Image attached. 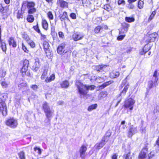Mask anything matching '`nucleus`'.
I'll return each instance as SVG.
<instances>
[{
    "mask_svg": "<svg viewBox=\"0 0 159 159\" xmlns=\"http://www.w3.org/2000/svg\"><path fill=\"white\" fill-rule=\"evenodd\" d=\"M31 88L33 90H36L38 89V87L36 85H32L31 86Z\"/></svg>",
    "mask_w": 159,
    "mask_h": 159,
    "instance_id": "obj_61",
    "label": "nucleus"
},
{
    "mask_svg": "<svg viewBox=\"0 0 159 159\" xmlns=\"http://www.w3.org/2000/svg\"><path fill=\"white\" fill-rule=\"evenodd\" d=\"M75 84L77 87L80 97L83 98L86 96L88 93V91L86 88V85H84L79 81H77Z\"/></svg>",
    "mask_w": 159,
    "mask_h": 159,
    "instance_id": "obj_1",
    "label": "nucleus"
},
{
    "mask_svg": "<svg viewBox=\"0 0 159 159\" xmlns=\"http://www.w3.org/2000/svg\"><path fill=\"white\" fill-rule=\"evenodd\" d=\"M27 7L28 9L32 7H34L35 6V3L34 2H29L27 1L26 2Z\"/></svg>",
    "mask_w": 159,
    "mask_h": 159,
    "instance_id": "obj_30",
    "label": "nucleus"
},
{
    "mask_svg": "<svg viewBox=\"0 0 159 159\" xmlns=\"http://www.w3.org/2000/svg\"><path fill=\"white\" fill-rule=\"evenodd\" d=\"M84 37V34L80 32H76L72 35V39L75 41H77L82 39Z\"/></svg>",
    "mask_w": 159,
    "mask_h": 159,
    "instance_id": "obj_8",
    "label": "nucleus"
},
{
    "mask_svg": "<svg viewBox=\"0 0 159 159\" xmlns=\"http://www.w3.org/2000/svg\"><path fill=\"white\" fill-rule=\"evenodd\" d=\"M42 25L43 28L45 30H47L48 28V24L45 19H43L42 21Z\"/></svg>",
    "mask_w": 159,
    "mask_h": 159,
    "instance_id": "obj_28",
    "label": "nucleus"
},
{
    "mask_svg": "<svg viewBox=\"0 0 159 159\" xmlns=\"http://www.w3.org/2000/svg\"><path fill=\"white\" fill-rule=\"evenodd\" d=\"M29 64V61L28 60H25L24 61L23 66L22 67L25 68L26 67L28 68Z\"/></svg>",
    "mask_w": 159,
    "mask_h": 159,
    "instance_id": "obj_51",
    "label": "nucleus"
},
{
    "mask_svg": "<svg viewBox=\"0 0 159 159\" xmlns=\"http://www.w3.org/2000/svg\"><path fill=\"white\" fill-rule=\"evenodd\" d=\"M107 95V92H102L100 94V97L101 98H105Z\"/></svg>",
    "mask_w": 159,
    "mask_h": 159,
    "instance_id": "obj_44",
    "label": "nucleus"
},
{
    "mask_svg": "<svg viewBox=\"0 0 159 159\" xmlns=\"http://www.w3.org/2000/svg\"><path fill=\"white\" fill-rule=\"evenodd\" d=\"M55 78V74H53L51 75L49 77H47L45 80L46 83H49L54 80Z\"/></svg>",
    "mask_w": 159,
    "mask_h": 159,
    "instance_id": "obj_19",
    "label": "nucleus"
},
{
    "mask_svg": "<svg viewBox=\"0 0 159 159\" xmlns=\"http://www.w3.org/2000/svg\"><path fill=\"white\" fill-rule=\"evenodd\" d=\"M59 17L61 21H63L66 19H68L67 13L66 11L64 12L62 14L60 15Z\"/></svg>",
    "mask_w": 159,
    "mask_h": 159,
    "instance_id": "obj_26",
    "label": "nucleus"
},
{
    "mask_svg": "<svg viewBox=\"0 0 159 159\" xmlns=\"http://www.w3.org/2000/svg\"><path fill=\"white\" fill-rule=\"evenodd\" d=\"M46 56L49 58H50L52 56V54L49 49L44 51Z\"/></svg>",
    "mask_w": 159,
    "mask_h": 159,
    "instance_id": "obj_42",
    "label": "nucleus"
},
{
    "mask_svg": "<svg viewBox=\"0 0 159 159\" xmlns=\"http://www.w3.org/2000/svg\"><path fill=\"white\" fill-rule=\"evenodd\" d=\"M159 106H157L155 107L154 112V113H157V112H159Z\"/></svg>",
    "mask_w": 159,
    "mask_h": 159,
    "instance_id": "obj_59",
    "label": "nucleus"
},
{
    "mask_svg": "<svg viewBox=\"0 0 159 159\" xmlns=\"http://www.w3.org/2000/svg\"><path fill=\"white\" fill-rule=\"evenodd\" d=\"M96 81L97 82L100 83L103 82L104 81V79L102 77H98L96 78Z\"/></svg>",
    "mask_w": 159,
    "mask_h": 159,
    "instance_id": "obj_50",
    "label": "nucleus"
},
{
    "mask_svg": "<svg viewBox=\"0 0 159 159\" xmlns=\"http://www.w3.org/2000/svg\"><path fill=\"white\" fill-rule=\"evenodd\" d=\"M55 32V27L52 26L51 28V34H54Z\"/></svg>",
    "mask_w": 159,
    "mask_h": 159,
    "instance_id": "obj_60",
    "label": "nucleus"
},
{
    "mask_svg": "<svg viewBox=\"0 0 159 159\" xmlns=\"http://www.w3.org/2000/svg\"><path fill=\"white\" fill-rule=\"evenodd\" d=\"M61 87L62 88H67L69 85V83L68 81L65 80L60 83Z\"/></svg>",
    "mask_w": 159,
    "mask_h": 159,
    "instance_id": "obj_24",
    "label": "nucleus"
},
{
    "mask_svg": "<svg viewBox=\"0 0 159 159\" xmlns=\"http://www.w3.org/2000/svg\"><path fill=\"white\" fill-rule=\"evenodd\" d=\"M138 132L136 127L131 125L129 127V129L127 132V136L129 138H131L133 135L137 133Z\"/></svg>",
    "mask_w": 159,
    "mask_h": 159,
    "instance_id": "obj_7",
    "label": "nucleus"
},
{
    "mask_svg": "<svg viewBox=\"0 0 159 159\" xmlns=\"http://www.w3.org/2000/svg\"><path fill=\"white\" fill-rule=\"evenodd\" d=\"M129 27V25L128 24H125V26L124 29L121 30L119 31L120 35L117 37V39L118 40H122L124 38L125 35V34H121L122 33H126L128 31V28Z\"/></svg>",
    "mask_w": 159,
    "mask_h": 159,
    "instance_id": "obj_4",
    "label": "nucleus"
},
{
    "mask_svg": "<svg viewBox=\"0 0 159 159\" xmlns=\"http://www.w3.org/2000/svg\"><path fill=\"white\" fill-rule=\"evenodd\" d=\"M154 156V153L152 152H151L150 154L148 155V157L149 159L152 158L153 156Z\"/></svg>",
    "mask_w": 159,
    "mask_h": 159,
    "instance_id": "obj_63",
    "label": "nucleus"
},
{
    "mask_svg": "<svg viewBox=\"0 0 159 159\" xmlns=\"http://www.w3.org/2000/svg\"><path fill=\"white\" fill-rule=\"evenodd\" d=\"M53 112L54 111H51V110L45 112L49 124H50V122L52 117V115Z\"/></svg>",
    "mask_w": 159,
    "mask_h": 159,
    "instance_id": "obj_16",
    "label": "nucleus"
},
{
    "mask_svg": "<svg viewBox=\"0 0 159 159\" xmlns=\"http://www.w3.org/2000/svg\"><path fill=\"white\" fill-rule=\"evenodd\" d=\"M48 69L47 68L44 69L43 71L41 76V79L42 80H43L46 79V77L48 75Z\"/></svg>",
    "mask_w": 159,
    "mask_h": 159,
    "instance_id": "obj_27",
    "label": "nucleus"
},
{
    "mask_svg": "<svg viewBox=\"0 0 159 159\" xmlns=\"http://www.w3.org/2000/svg\"><path fill=\"white\" fill-rule=\"evenodd\" d=\"M135 19L133 17H125V20L128 22L131 23L134 21Z\"/></svg>",
    "mask_w": 159,
    "mask_h": 159,
    "instance_id": "obj_41",
    "label": "nucleus"
},
{
    "mask_svg": "<svg viewBox=\"0 0 159 159\" xmlns=\"http://www.w3.org/2000/svg\"><path fill=\"white\" fill-rule=\"evenodd\" d=\"M65 44L64 43L61 44L58 47L57 49V53L60 54H62L64 52V48Z\"/></svg>",
    "mask_w": 159,
    "mask_h": 159,
    "instance_id": "obj_15",
    "label": "nucleus"
},
{
    "mask_svg": "<svg viewBox=\"0 0 159 159\" xmlns=\"http://www.w3.org/2000/svg\"><path fill=\"white\" fill-rule=\"evenodd\" d=\"M118 4L119 5L122 4L125 5V2L124 0H119L118 2Z\"/></svg>",
    "mask_w": 159,
    "mask_h": 159,
    "instance_id": "obj_57",
    "label": "nucleus"
},
{
    "mask_svg": "<svg viewBox=\"0 0 159 159\" xmlns=\"http://www.w3.org/2000/svg\"><path fill=\"white\" fill-rule=\"evenodd\" d=\"M27 70V68L22 67L21 70V72L22 73V75L23 77H24L26 76H30V73Z\"/></svg>",
    "mask_w": 159,
    "mask_h": 159,
    "instance_id": "obj_14",
    "label": "nucleus"
},
{
    "mask_svg": "<svg viewBox=\"0 0 159 159\" xmlns=\"http://www.w3.org/2000/svg\"><path fill=\"white\" fill-rule=\"evenodd\" d=\"M134 157V154L129 152L125 155V159H133Z\"/></svg>",
    "mask_w": 159,
    "mask_h": 159,
    "instance_id": "obj_36",
    "label": "nucleus"
},
{
    "mask_svg": "<svg viewBox=\"0 0 159 159\" xmlns=\"http://www.w3.org/2000/svg\"><path fill=\"white\" fill-rule=\"evenodd\" d=\"M126 79V78L123 81L121 85L122 87L124 86V87L123 90L120 93V95L121 96H124L125 95L129 87V85L128 83L127 82Z\"/></svg>",
    "mask_w": 159,
    "mask_h": 159,
    "instance_id": "obj_5",
    "label": "nucleus"
},
{
    "mask_svg": "<svg viewBox=\"0 0 159 159\" xmlns=\"http://www.w3.org/2000/svg\"><path fill=\"white\" fill-rule=\"evenodd\" d=\"M0 46L2 51L6 52L7 50L6 44L5 42L3 41L1 39H0Z\"/></svg>",
    "mask_w": 159,
    "mask_h": 159,
    "instance_id": "obj_22",
    "label": "nucleus"
},
{
    "mask_svg": "<svg viewBox=\"0 0 159 159\" xmlns=\"http://www.w3.org/2000/svg\"><path fill=\"white\" fill-rule=\"evenodd\" d=\"M47 15L48 17L49 20H52L53 19V15L51 11H49L47 13Z\"/></svg>",
    "mask_w": 159,
    "mask_h": 159,
    "instance_id": "obj_49",
    "label": "nucleus"
},
{
    "mask_svg": "<svg viewBox=\"0 0 159 159\" xmlns=\"http://www.w3.org/2000/svg\"><path fill=\"white\" fill-rule=\"evenodd\" d=\"M95 86L94 85H86V89H87L88 92V90H94V89L95 88Z\"/></svg>",
    "mask_w": 159,
    "mask_h": 159,
    "instance_id": "obj_45",
    "label": "nucleus"
},
{
    "mask_svg": "<svg viewBox=\"0 0 159 159\" xmlns=\"http://www.w3.org/2000/svg\"><path fill=\"white\" fill-rule=\"evenodd\" d=\"M22 49L25 52H28V50L27 48L24 45L23 43H22Z\"/></svg>",
    "mask_w": 159,
    "mask_h": 159,
    "instance_id": "obj_56",
    "label": "nucleus"
},
{
    "mask_svg": "<svg viewBox=\"0 0 159 159\" xmlns=\"http://www.w3.org/2000/svg\"><path fill=\"white\" fill-rule=\"evenodd\" d=\"M103 8L108 11H110L111 9V7L109 4H106L104 5Z\"/></svg>",
    "mask_w": 159,
    "mask_h": 159,
    "instance_id": "obj_46",
    "label": "nucleus"
},
{
    "mask_svg": "<svg viewBox=\"0 0 159 159\" xmlns=\"http://www.w3.org/2000/svg\"><path fill=\"white\" fill-rule=\"evenodd\" d=\"M8 43L10 46H11L14 48L16 47L17 46L16 43L13 38L11 37L9 38L8 40Z\"/></svg>",
    "mask_w": 159,
    "mask_h": 159,
    "instance_id": "obj_18",
    "label": "nucleus"
},
{
    "mask_svg": "<svg viewBox=\"0 0 159 159\" xmlns=\"http://www.w3.org/2000/svg\"><path fill=\"white\" fill-rule=\"evenodd\" d=\"M33 28L38 33H40V31L39 29L38 23H37L36 25L33 26Z\"/></svg>",
    "mask_w": 159,
    "mask_h": 159,
    "instance_id": "obj_52",
    "label": "nucleus"
},
{
    "mask_svg": "<svg viewBox=\"0 0 159 159\" xmlns=\"http://www.w3.org/2000/svg\"><path fill=\"white\" fill-rule=\"evenodd\" d=\"M120 73L119 72L115 71H113L110 74L111 77L113 78H116L118 77Z\"/></svg>",
    "mask_w": 159,
    "mask_h": 159,
    "instance_id": "obj_31",
    "label": "nucleus"
},
{
    "mask_svg": "<svg viewBox=\"0 0 159 159\" xmlns=\"http://www.w3.org/2000/svg\"><path fill=\"white\" fill-rule=\"evenodd\" d=\"M34 151L38 153L39 155H41L42 153V149L39 147H35L34 148Z\"/></svg>",
    "mask_w": 159,
    "mask_h": 159,
    "instance_id": "obj_43",
    "label": "nucleus"
},
{
    "mask_svg": "<svg viewBox=\"0 0 159 159\" xmlns=\"http://www.w3.org/2000/svg\"><path fill=\"white\" fill-rule=\"evenodd\" d=\"M111 135V134L110 133H106V134L102 138L101 140L103 142H105V144L109 140Z\"/></svg>",
    "mask_w": 159,
    "mask_h": 159,
    "instance_id": "obj_20",
    "label": "nucleus"
},
{
    "mask_svg": "<svg viewBox=\"0 0 159 159\" xmlns=\"http://www.w3.org/2000/svg\"><path fill=\"white\" fill-rule=\"evenodd\" d=\"M6 124L7 125L13 128L16 127L18 124L17 120L13 118L7 120Z\"/></svg>",
    "mask_w": 159,
    "mask_h": 159,
    "instance_id": "obj_6",
    "label": "nucleus"
},
{
    "mask_svg": "<svg viewBox=\"0 0 159 159\" xmlns=\"http://www.w3.org/2000/svg\"><path fill=\"white\" fill-rule=\"evenodd\" d=\"M132 50V48L131 47L128 48L126 50V52L127 53L130 52Z\"/></svg>",
    "mask_w": 159,
    "mask_h": 159,
    "instance_id": "obj_64",
    "label": "nucleus"
},
{
    "mask_svg": "<svg viewBox=\"0 0 159 159\" xmlns=\"http://www.w3.org/2000/svg\"><path fill=\"white\" fill-rule=\"evenodd\" d=\"M135 103V100L133 99L130 98L125 101L124 106L125 108H129L130 110H132Z\"/></svg>",
    "mask_w": 159,
    "mask_h": 159,
    "instance_id": "obj_3",
    "label": "nucleus"
},
{
    "mask_svg": "<svg viewBox=\"0 0 159 159\" xmlns=\"http://www.w3.org/2000/svg\"><path fill=\"white\" fill-rule=\"evenodd\" d=\"M43 108L44 110V112L50 110L49 106L46 102H45L43 104Z\"/></svg>",
    "mask_w": 159,
    "mask_h": 159,
    "instance_id": "obj_29",
    "label": "nucleus"
},
{
    "mask_svg": "<svg viewBox=\"0 0 159 159\" xmlns=\"http://www.w3.org/2000/svg\"><path fill=\"white\" fill-rule=\"evenodd\" d=\"M20 159H25V153L23 151H20L18 153Z\"/></svg>",
    "mask_w": 159,
    "mask_h": 159,
    "instance_id": "obj_34",
    "label": "nucleus"
},
{
    "mask_svg": "<svg viewBox=\"0 0 159 159\" xmlns=\"http://www.w3.org/2000/svg\"><path fill=\"white\" fill-rule=\"evenodd\" d=\"M157 71H154L153 76L151 80L148 82V87L151 89L153 87H156L157 85L158 78L157 77Z\"/></svg>",
    "mask_w": 159,
    "mask_h": 159,
    "instance_id": "obj_2",
    "label": "nucleus"
},
{
    "mask_svg": "<svg viewBox=\"0 0 159 159\" xmlns=\"http://www.w3.org/2000/svg\"><path fill=\"white\" fill-rule=\"evenodd\" d=\"M35 60V61L33 66L32 67L35 71H37L40 68V64L39 60L38 58H36Z\"/></svg>",
    "mask_w": 159,
    "mask_h": 159,
    "instance_id": "obj_12",
    "label": "nucleus"
},
{
    "mask_svg": "<svg viewBox=\"0 0 159 159\" xmlns=\"http://www.w3.org/2000/svg\"><path fill=\"white\" fill-rule=\"evenodd\" d=\"M34 20V18L33 15H28L27 18V20L28 22L32 23L33 22Z\"/></svg>",
    "mask_w": 159,
    "mask_h": 159,
    "instance_id": "obj_37",
    "label": "nucleus"
},
{
    "mask_svg": "<svg viewBox=\"0 0 159 159\" xmlns=\"http://www.w3.org/2000/svg\"><path fill=\"white\" fill-rule=\"evenodd\" d=\"M57 3L60 4V6L61 7H67L68 6L67 2L63 0H57Z\"/></svg>",
    "mask_w": 159,
    "mask_h": 159,
    "instance_id": "obj_21",
    "label": "nucleus"
},
{
    "mask_svg": "<svg viewBox=\"0 0 159 159\" xmlns=\"http://www.w3.org/2000/svg\"><path fill=\"white\" fill-rule=\"evenodd\" d=\"M103 27L101 26H97L94 29V31L96 34H98L101 32V30L103 29Z\"/></svg>",
    "mask_w": 159,
    "mask_h": 159,
    "instance_id": "obj_33",
    "label": "nucleus"
},
{
    "mask_svg": "<svg viewBox=\"0 0 159 159\" xmlns=\"http://www.w3.org/2000/svg\"><path fill=\"white\" fill-rule=\"evenodd\" d=\"M0 111L3 116H6L7 114V107L4 102H2L0 103Z\"/></svg>",
    "mask_w": 159,
    "mask_h": 159,
    "instance_id": "obj_9",
    "label": "nucleus"
},
{
    "mask_svg": "<svg viewBox=\"0 0 159 159\" xmlns=\"http://www.w3.org/2000/svg\"><path fill=\"white\" fill-rule=\"evenodd\" d=\"M148 151V149L147 148H144L139 153V158L142 159L145 158L147 156V153Z\"/></svg>",
    "mask_w": 159,
    "mask_h": 159,
    "instance_id": "obj_10",
    "label": "nucleus"
},
{
    "mask_svg": "<svg viewBox=\"0 0 159 159\" xmlns=\"http://www.w3.org/2000/svg\"><path fill=\"white\" fill-rule=\"evenodd\" d=\"M87 147L84 145H83L80 150V157L82 159H84L85 156V153L87 150Z\"/></svg>",
    "mask_w": 159,
    "mask_h": 159,
    "instance_id": "obj_11",
    "label": "nucleus"
},
{
    "mask_svg": "<svg viewBox=\"0 0 159 159\" xmlns=\"http://www.w3.org/2000/svg\"><path fill=\"white\" fill-rule=\"evenodd\" d=\"M97 106L98 105L96 104L92 105L88 107V111H90L94 109H96Z\"/></svg>",
    "mask_w": 159,
    "mask_h": 159,
    "instance_id": "obj_32",
    "label": "nucleus"
},
{
    "mask_svg": "<svg viewBox=\"0 0 159 159\" xmlns=\"http://www.w3.org/2000/svg\"><path fill=\"white\" fill-rule=\"evenodd\" d=\"M151 45L150 44H147L145 45L142 50L140 52L141 55H143L148 52L151 49Z\"/></svg>",
    "mask_w": 159,
    "mask_h": 159,
    "instance_id": "obj_13",
    "label": "nucleus"
},
{
    "mask_svg": "<svg viewBox=\"0 0 159 159\" xmlns=\"http://www.w3.org/2000/svg\"><path fill=\"white\" fill-rule=\"evenodd\" d=\"M22 37L26 42L30 39L28 35L25 32H24L22 34Z\"/></svg>",
    "mask_w": 159,
    "mask_h": 159,
    "instance_id": "obj_39",
    "label": "nucleus"
},
{
    "mask_svg": "<svg viewBox=\"0 0 159 159\" xmlns=\"http://www.w3.org/2000/svg\"><path fill=\"white\" fill-rule=\"evenodd\" d=\"M28 9V12L29 14H32L36 12V9L34 7H32Z\"/></svg>",
    "mask_w": 159,
    "mask_h": 159,
    "instance_id": "obj_38",
    "label": "nucleus"
},
{
    "mask_svg": "<svg viewBox=\"0 0 159 159\" xmlns=\"http://www.w3.org/2000/svg\"><path fill=\"white\" fill-rule=\"evenodd\" d=\"M143 2L141 0H139L138 2V8L140 9L142 8L143 7Z\"/></svg>",
    "mask_w": 159,
    "mask_h": 159,
    "instance_id": "obj_47",
    "label": "nucleus"
},
{
    "mask_svg": "<svg viewBox=\"0 0 159 159\" xmlns=\"http://www.w3.org/2000/svg\"><path fill=\"white\" fill-rule=\"evenodd\" d=\"M107 66L106 65H102L99 66H96V70L98 71L102 72V71H104Z\"/></svg>",
    "mask_w": 159,
    "mask_h": 159,
    "instance_id": "obj_23",
    "label": "nucleus"
},
{
    "mask_svg": "<svg viewBox=\"0 0 159 159\" xmlns=\"http://www.w3.org/2000/svg\"><path fill=\"white\" fill-rule=\"evenodd\" d=\"M70 16L73 19H75L76 18V15L75 13H72L70 15Z\"/></svg>",
    "mask_w": 159,
    "mask_h": 159,
    "instance_id": "obj_58",
    "label": "nucleus"
},
{
    "mask_svg": "<svg viewBox=\"0 0 159 159\" xmlns=\"http://www.w3.org/2000/svg\"><path fill=\"white\" fill-rule=\"evenodd\" d=\"M58 35L60 38H63L64 37L63 33L61 31L59 32Z\"/></svg>",
    "mask_w": 159,
    "mask_h": 159,
    "instance_id": "obj_62",
    "label": "nucleus"
},
{
    "mask_svg": "<svg viewBox=\"0 0 159 159\" xmlns=\"http://www.w3.org/2000/svg\"><path fill=\"white\" fill-rule=\"evenodd\" d=\"M113 82V81H112L110 80L105 82L102 84L101 87H103V88H104L108 85L111 84Z\"/></svg>",
    "mask_w": 159,
    "mask_h": 159,
    "instance_id": "obj_48",
    "label": "nucleus"
},
{
    "mask_svg": "<svg viewBox=\"0 0 159 159\" xmlns=\"http://www.w3.org/2000/svg\"><path fill=\"white\" fill-rule=\"evenodd\" d=\"M105 144V142H103L101 140L100 142L97 143L94 147L96 149L99 150L102 148Z\"/></svg>",
    "mask_w": 159,
    "mask_h": 159,
    "instance_id": "obj_25",
    "label": "nucleus"
},
{
    "mask_svg": "<svg viewBox=\"0 0 159 159\" xmlns=\"http://www.w3.org/2000/svg\"><path fill=\"white\" fill-rule=\"evenodd\" d=\"M28 44L32 48H34L35 46V44L34 42L32 40L30 39L27 42Z\"/></svg>",
    "mask_w": 159,
    "mask_h": 159,
    "instance_id": "obj_40",
    "label": "nucleus"
},
{
    "mask_svg": "<svg viewBox=\"0 0 159 159\" xmlns=\"http://www.w3.org/2000/svg\"><path fill=\"white\" fill-rule=\"evenodd\" d=\"M158 36V34L156 33H154L149 35L148 41L149 42H153Z\"/></svg>",
    "mask_w": 159,
    "mask_h": 159,
    "instance_id": "obj_17",
    "label": "nucleus"
},
{
    "mask_svg": "<svg viewBox=\"0 0 159 159\" xmlns=\"http://www.w3.org/2000/svg\"><path fill=\"white\" fill-rule=\"evenodd\" d=\"M43 46L44 51L49 49L50 45L48 42L45 41L43 42Z\"/></svg>",
    "mask_w": 159,
    "mask_h": 159,
    "instance_id": "obj_35",
    "label": "nucleus"
},
{
    "mask_svg": "<svg viewBox=\"0 0 159 159\" xmlns=\"http://www.w3.org/2000/svg\"><path fill=\"white\" fill-rule=\"evenodd\" d=\"M22 14L21 13V11H18L17 15V18L19 19L22 18Z\"/></svg>",
    "mask_w": 159,
    "mask_h": 159,
    "instance_id": "obj_54",
    "label": "nucleus"
},
{
    "mask_svg": "<svg viewBox=\"0 0 159 159\" xmlns=\"http://www.w3.org/2000/svg\"><path fill=\"white\" fill-rule=\"evenodd\" d=\"M156 13V12L155 11H153L151 15L150 16L149 18V20H151L154 17Z\"/></svg>",
    "mask_w": 159,
    "mask_h": 159,
    "instance_id": "obj_53",
    "label": "nucleus"
},
{
    "mask_svg": "<svg viewBox=\"0 0 159 159\" xmlns=\"http://www.w3.org/2000/svg\"><path fill=\"white\" fill-rule=\"evenodd\" d=\"M127 7L128 9H133L134 7V5L132 3H129Z\"/></svg>",
    "mask_w": 159,
    "mask_h": 159,
    "instance_id": "obj_55",
    "label": "nucleus"
}]
</instances>
